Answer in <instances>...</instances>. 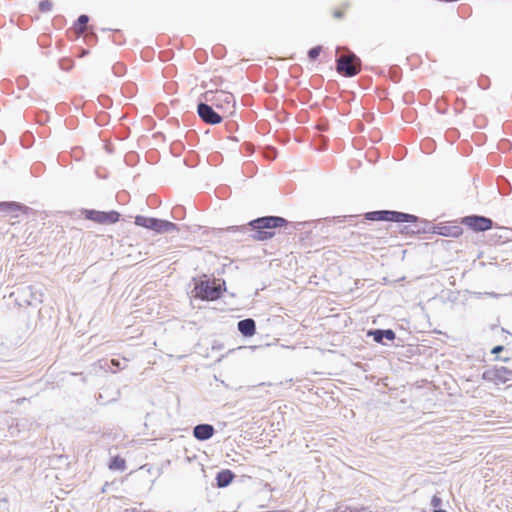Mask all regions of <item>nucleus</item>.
Masks as SVG:
<instances>
[{
  "instance_id": "obj_26",
  "label": "nucleus",
  "mask_w": 512,
  "mask_h": 512,
  "mask_svg": "<svg viewBox=\"0 0 512 512\" xmlns=\"http://www.w3.org/2000/svg\"><path fill=\"white\" fill-rule=\"evenodd\" d=\"M125 512H142V510H139L137 508H131V509H126Z\"/></svg>"
},
{
  "instance_id": "obj_28",
  "label": "nucleus",
  "mask_w": 512,
  "mask_h": 512,
  "mask_svg": "<svg viewBox=\"0 0 512 512\" xmlns=\"http://www.w3.org/2000/svg\"><path fill=\"white\" fill-rule=\"evenodd\" d=\"M433 512H446V511L442 510V509H438V510H434Z\"/></svg>"
},
{
  "instance_id": "obj_19",
  "label": "nucleus",
  "mask_w": 512,
  "mask_h": 512,
  "mask_svg": "<svg viewBox=\"0 0 512 512\" xmlns=\"http://www.w3.org/2000/svg\"><path fill=\"white\" fill-rule=\"evenodd\" d=\"M88 21H89V18L87 15H81L78 18V24H77L76 30L78 32L82 33L84 31L85 25L88 23Z\"/></svg>"
},
{
  "instance_id": "obj_5",
  "label": "nucleus",
  "mask_w": 512,
  "mask_h": 512,
  "mask_svg": "<svg viewBox=\"0 0 512 512\" xmlns=\"http://www.w3.org/2000/svg\"><path fill=\"white\" fill-rule=\"evenodd\" d=\"M360 59L353 53L341 55L337 59V71L346 76H355L360 71Z\"/></svg>"
},
{
  "instance_id": "obj_12",
  "label": "nucleus",
  "mask_w": 512,
  "mask_h": 512,
  "mask_svg": "<svg viewBox=\"0 0 512 512\" xmlns=\"http://www.w3.org/2000/svg\"><path fill=\"white\" fill-rule=\"evenodd\" d=\"M237 327L239 332L245 337H251L256 333V324L251 318L239 321Z\"/></svg>"
},
{
  "instance_id": "obj_15",
  "label": "nucleus",
  "mask_w": 512,
  "mask_h": 512,
  "mask_svg": "<svg viewBox=\"0 0 512 512\" xmlns=\"http://www.w3.org/2000/svg\"><path fill=\"white\" fill-rule=\"evenodd\" d=\"M371 335H373V338L376 342L378 343H381L383 341V339H387V340H394L395 339V333L390 330V329H387V330H374L372 332H370Z\"/></svg>"
},
{
  "instance_id": "obj_18",
  "label": "nucleus",
  "mask_w": 512,
  "mask_h": 512,
  "mask_svg": "<svg viewBox=\"0 0 512 512\" xmlns=\"http://www.w3.org/2000/svg\"><path fill=\"white\" fill-rule=\"evenodd\" d=\"M366 511H367V509L364 507L358 508V507H348V506L341 507V506H339L335 512H366Z\"/></svg>"
},
{
  "instance_id": "obj_25",
  "label": "nucleus",
  "mask_w": 512,
  "mask_h": 512,
  "mask_svg": "<svg viewBox=\"0 0 512 512\" xmlns=\"http://www.w3.org/2000/svg\"><path fill=\"white\" fill-rule=\"evenodd\" d=\"M487 295H489L490 297H493V298H498V297L501 296L500 294H497V293H494V292L487 293Z\"/></svg>"
},
{
  "instance_id": "obj_13",
  "label": "nucleus",
  "mask_w": 512,
  "mask_h": 512,
  "mask_svg": "<svg viewBox=\"0 0 512 512\" xmlns=\"http://www.w3.org/2000/svg\"><path fill=\"white\" fill-rule=\"evenodd\" d=\"M388 221L392 222H415L417 217L411 214L397 212V211H389Z\"/></svg>"
},
{
  "instance_id": "obj_14",
  "label": "nucleus",
  "mask_w": 512,
  "mask_h": 512,
  "mask_svg": "<svg viewBox=\"0 0 512 512\" xmlns=\"http://www.w3.org/2000/svg\"><path fill=\"white\" fill-rule=\"evenodd\" d=\"M234 478V474L230 470H222L216 476L217 486L226 487Z\"/></svg>"
},
{
  "instance_id": "obj_6",
  "label": "nucleus",
  "mask_w": 512,
  "mask_h": 512,
  "mask_svg": "<svg viewBox=\"0 0 512 512\" xmlns=\"http://www.w3.org/2000/svg\"><path fill=\"white\" fill-rule=\"evenodd\" d=\"M462 224L476 232H484L492 228L493 221L490 218L478 215L466 216L462 219Z\"/></svg>"
},
{
  "instance_id": "obj_11",
  "label": "nucleus",
  "mask_w": 512,
  "mask_h": 512,
  "mask_svg": "<svg viewBox=\"0 0 512 512\" xmlns=\"http://www.w3.org/2000/svg\"><path fill=\"white\" fill-rule=\"evenodd\" d=\"M214 431V427L210 424H199L194 427L193 435L196 439L205 441L213 436Z\"/></svg>"
},
{
  "instance_id": "obj_16",
  "label": "nucleus",
  "mask_w": 512,
  "mask_h": 512,
  "mask_svg": "<svg viewBox=\"0 0 512 512\" xmlns=\"http://www.w3.org/2000/svg\"><path fill=\"white\" fill-rule=\"evenodd\" d=\"M389 210L373 211L366 214V219L371 221H388Z\"/></svg>"
},
{
  "instance_id": "obj_29",
  "label": "nucleus",
  "mask_w": 512,
  "mask_h": 512,
  "mask_svg": "<svg viewBox=\"0 0 512 512\" xmlns=\"http://www.w3.org/2000/svg\"><path fill=\"white\" fill-rule=\"evenodd\" d=\"M510 295L512 296V293Z\"/></svg>"
},
{
  "instance_id": "obj_1",
  "label": "nucleus",
  "mask_w": 512,
  "mask_h": 512,
  "mask_svg": "<svg viewBox=\"0 0 512 512\" xmlns=\"http://www.w3.org/2000/svg\"><path fill=\"white\" fill-rule=\"evenodd\" d=\"M286 220L282 217L278 216H266L255 219L251 221L249 224L255 233L253 238L259 241H265L274 236V232L272 229L281 227L286 224Z\"/></svg>"
},
{
  "instance_id": "obj_21",
  "label": "nucleus",
  "mask_w": 512,
  "mask_h": 512,
  "mask_svg": "<svg viewBox=\"0 0 512 512\" xmlns=\"http://www.w3.org/2000/svg\"><path fill=\"white\" fill-rule=\"evenodd\" d=\"M321 52V46L313 47L308 52V57L310 60H315Z\"/></svg>"
},
{
  "instance_id": "obj_23",
  "label": "nucleus",
  "mask_w": 512,
  "mask_h": 512,
  "mask_svg": "<svg viewBox=\"0 0 512 512\" xmlns=\"http://www.w3.org/2000/svg\"><path fill=\"white\" fill-rule=\"evenodd\" d=\"M502 350H503V346H496L493 348L492 353L496 354V353L501 352Z\"/></svg>"
},
{
  "instance_id": "obj_4",
  "label": "nucleus",
  "mask_w": 512,
  "mask_h": 512,
  "mask_svg": "<svg viewBox=\"0 0 512 512\" xmlns=\"http://www.w3.org/2000/svg\"><path fill=\"white\" fill-rule=\"evenodd\" d=\"M205 100L211 102L218 109L230 111L235 107L233 94L226 91H207L204 94Z\"/></svg>"
},
{
  "instance_id": "obj_8",
  "label": "nucleus",
  "mask_w": 512,
  "mask_h": 512,
  "mask_svg": "<svg viewBox=\"0 0 512 512\" xmlns=\"http://www.w3.org/2000/svg\"><path fill=\"white\" fill-rule=\"evenodd\" d=\"M197 111L200 118L208 124H218L222 120L221 116L206 103H200L197 107Z\"/></svg>"
},
{
  "instance_id": "obj_9",
  "label": "nucleus",
  "mask_w": 512,
  "mask_h": 512,
  "mask_svg": "<svg viewBox=\"0 0 512 512\" xmlns=\"http://www.w3.org/2000/svg\"><path fill=\"white\" fill-rule=\"evenodd\" d=\"M433 231H434V233H436L438 235L452 237V238H457L463 233V230L459 225H446V224H440V225L434 227Z\"/></svg>"
},
{
  "instance_id": "obj_20",
  "label": "nucleus",
  "mask_w": 512,
  "mask_h": 512,
  "mask_svg": "<svg viewBox=\"0 0 512 512\" xmlns=\"http://www.w3.org/2000/svg\"><path fill=\"white\" fill-rule=\"evenodd\" d=\"M53 4L50 0H42L39 3V10L41 12H49L52 10Z\"/></svg>"
},
{
  "instance_id": "obj_24",
  "label": "nucleus",
  "mask_w": 512,
  "mask_h": 512,
  "mask_svg": "<svg viewBox=\"0 0 512 512\" xmlns=\"http://www.w3.org/2000/svg\"><path fill=\"white\" fill-rule=\"evenodd\" d=\"M111 364L117 368H120V361L116 359L111 360Z\"/></svg>"
},
{
  "instance_id": "obj_22",
  "label": "nucleus",
  "mask_w": 512,
  "mask_h": 512,
  "mask_svg": "<svg viewBox=\"0 0 512 512\" xmlns=\"http://www.w3.org/2000/svg\"><path fill=\"white\" fill-rule=\"evenodd\" d=\"M441 504H442L441 498L438 495H434L431 499V505L436 508V507L441 506Z\"/></svg>"
},
{
  "instance_id": "obj_27",
  "label": "nucleus",
  "mask_w": 512,
  "mask_h": 512,
  "mask_svg": "<svg viewBox=\"0 0 512 512\" xmlns=\"http://www.w3.org/2000/svg\"><path fill=\"white\" fill-rule=\"evenodd\" d=\"M341 15H342L341 12H336L335 13V17H341Z\"/></svg>"
},
{
  "instance_id": "obj_2",
  "label": "nucleus",
  "mask_w": 512,
  "mask_h": 512,
  "mask_svg": "<svg viewBox=\"0 0 512 512\" xmlns=\"http://www.w3.org/2000/svg\"><path fill=\"white\" fill-rule=\"evenodd\" d=\"M135 224L160 234L179 231L177 225L170 221L141 215L135 217Z\"/></svg>"
},
{
  "instance_id": "obj_10",
  "label": "nucleus",
  "mask_w": 512,
  "mask_h": 512,
  "mask_svg": "<svg viewBox=\"0 0 512 512\" xmlns=\"http://www.w3.org/2000/svg\"><path fill=\"white\" fill-rule=\"evenodd\" d=\"M27 207L21 205L18 202H0V213L10 215L12 218H17L18 213L25 211Z\"/></svg>"
},
{
  "instance_id": "obj_7",
  "label": "nucleus",
  "mask_w": 512,
  "mask_h": 512,
  "mask_svg": "<svg viewBox=\"0 0 512 512\" xmlns=\"http://www.w3.org/2000/svg\"><path fill=\"white\" fill-rule=\"evenodd\" d=\"M86 219L92 220L99 224H113L119 220V213L116 211L102 212L96 210H84Z\"/></svg>"
},
{
  "instance_id": "obj_17",
  "label": "nucleus",
  "mask_w": 512,
  "mask_h": 512,
  "mask_svg": "<svg viewBox=\"0 0 512 512\" xmlns=\"http://www.w3.org/2000/svg\"><path fill=\"white\" fill-rule=\"evenodd\" d=\"M125 467H126L125 460L119 456L114 457L109 464V468L111 470L123 471L125 469Z\"/></svg>"
},
{
  "instance_id": "obj_3",
  "label": "nucleus",
  "mask_w": 512,
  "mask_h": 512,
  "mask_svg": "<svg viewBox=\"0 0 512 512\" xmlns=\"http://www.w3.org/2000/svg\"><path fill=\"white\" fill-rule=\"evenodd\" d=\"M194 292L202 300H216L221 296L222 285L215 280H201L195 284Z\"/></svg>"
}]
</instances>
